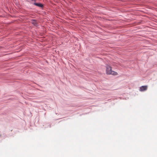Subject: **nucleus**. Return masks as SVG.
<instances>
[{"mask_svg": "<svg viewBox=\"0 0 157 157\" xmlns=\"http://www.w3.org/2000/svg\"><path fill=\"white\" fill-rule=\"evenodd\" d=\"M106 73L108 75H118V73L117 72L112 70L111 67L109 65H107L106 67Z\"/></svg>", "mask_w": 157, "mask_h": 157, "instance_id": "1", "label": "nucleus"}, {"mask_svg": "<svg viewBox=\"0 0 157 157\" xmlns=\"http://www.w3.org/2000/svg\"><path fill=\"white\" fill-rule=\"evenodd\" d=\"M147 86H142L140 88V91H144L147 90Z\"/></svg>", "mask_w": 157, "mask_h": 157, "instance_id": "2", "label": "nucleus"}, {"mask_svg": "<svg viewBox=\"0 0 157 157\" xmlns=\"http://www.w3.org/2000/svg\"><path fill=\"white\" fill-rule=\"evenodd\" d=\"M34 4L36 6H38V7H41V8L43 7V5L42 4H41L40 3H34Z\"/></svg>", "mask_w": 157, "mask_h": 157, "instance_id": "3", "label": "nucleus"}, {"mask_svg": "<svg viewBox=\"0 0 157 157\" xmlns=\"http://www.w3.org/2000/svg\"><path fill=\"white\" fill-rule=\"evenodd\" d=\"M32 23L34 25H35L36 24V21L33 20L32 22Z\"/></svg>", "mask_w": 157, "mask_h": 157, "instance_id": "4", "label": "nucleus"}]
</instances>
